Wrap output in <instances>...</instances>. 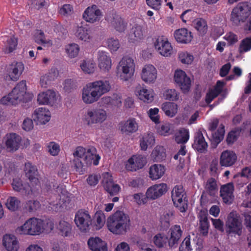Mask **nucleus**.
<instances>
[{
	"instance_id": "nucleus-37",
	"label": "nucleus",
	"mask_w": 251,
	"mask_h": 251,
	"mask_svg": "<svg viewBox=\"0 0 251 251\" xmlns=\"http://www.w3.org/2000/svg\"><path fill=\"white\" fill-rule=\"evenodd\" d=\"M155 143V137L151 132L145 133L140 140L141 149L146 151L148 147H151Z\"/></svg>"
},
{
	"instance_id": "nucleus-36",
	"label": "nucleus",
	"mask_w": 251,
	"mask_h": 251,
	"mask_svg": "<svg viewBox=\"0 0 251 251\" xmlns=\"http://www.w3.org/2000/svg\"><path fill=\"white\" fill-rule=\"evenodd\" d=\"M165 168L161 164L152 165L149 169V177L152 180L160 178L164 174Z\"/></svg>"
},
{
	"instance_id": "nucleus-45",
	"label": "nucleus",
	"mask_w": 251,
	"mask_h": 251,
	"mask_svg": "<svg viewBox=\"0 0 251 251\" xmlns=\"http://www.w3.org/2000/svg\"><path fill=\"white\" fill-rule=\"evenodd\" d=\"M168 237L162 233L156 234L153 239L154 245L159 248L163 247L167 242L168 243Z\"/></svg>"
},
{
	"instance_id": "nucleus-44",
	"label": "nucleus",
	"mask_w": 251,
	"mask_h": 251,
	"mask_svg": "<svg viewBox=\"0 0 251 251\" xmlns=\"http://www.w3.org/2000/svg\"><path fill=\"white\" fill-rule=\"evenodd\" d=\"M151 157L156 161H160L166 157V153L162 146H156L152 151Z\"/></svg>"
},
{
	"instance_id": "nucleus-15",
	"label": "nucleus",
	"mask_w": 251,
	"mask_h": 251,
	"mask_svg": "<svg viewBox=\"0 0 251 251\" xmlns=\"http://www.w3.org/2000/svg\"><path fill=\"white\" fill-rule=\"evenodd\" d=\"M25 176L28 178L32 186L28 185L31 191H33L32 187L39 185V181L38 178V170L37 167L32 165L31 163L27 162L25 163Z\"/></svg>"
},
{
	"instance_id": "nucleus-58",
	"label": "nucleus",
	"mask_w": 251,
	"mask_h": 251,
	"mask_svg": "<svg viewBox=\"0 0 251 251\" xmlns=\"http://www.w3.org/2000/svg\"><path fill=\"white\" fill-rule=\"evenodd\" d=\"M178 58L183 64H190L194 59L193 56L187 52H181L179 54Z\"/></svg>"
},
{
	"instance_id": "nucleus-21",
	"label": "nucleus",
	"mask_w": 251,
	"mask_h": 251,
	"mask_svg": "<svg viewBox=\"0 0 251 251\" xmlns=\"http://www.w3.org/2000/svg\"><path fill=\"white\" fill-rule=\"evenodd\" d=\"M100 97L96 91H94L90 85L89 86L87 85L83 88L82 98L84 103L86 104L93 103L97 101Z\"/></svg>"
},
{
	"instance_id": "nucleus-12",
	"label": "nucleus",
	"mask_w": 251,
	"mask_h": 251,
	"mask_svg": "<svg viewBox=\"0 0 251 251\" xmlns=\"http://www.w3.org/2000/svg\"><path fill=\"white\" fill-rule=\"evenodd\" d=\"M174 80L183 93L188 92L191 86V79L182 70H176L175 73Z\"/></svg>"
},
{
	"instance_id": "nucleus-51",
	"label": "nucleus",
	"mask_w": 251,
	"mask_h": 251,
	"mask_svg": "<svg viewBox=\"0 0 251 251\" xmlns=\"http://www.w3.org/2000/svg\"><path fill=\"white\" fill-rule=\"evenodd\" d=\"M20 202L17 198L11 197L7 199L5 204L8 209L14 211L18 209Z\"/></svg>"
},
{
	"instance_id": "nucleus-56",
	"label": "nucleus",
	"mask_w": 251,
	"mask_h": 251,
	"mask_svg": "<svg viewBox=\"0 0 251 251\" xmlns=\"http://www.w3.org/2000/svg\"><path fill=\"white\" fill-rule=\"evenodd\" d=\"M47 147L49 152L52 156L57 155L60 151L59 145L54 142H50Z\"/></svg>"
},
{
	"instance_id": "nucleus-62",
	"label": "nucleus",
	"mask_w": 251,
	"mask_h": 251,
	"mask_svg": "<svg viewBox=\"0 0 251 251\" xmlns=\"http://www.w3.org/2000/svg\"><path fill=\"white\" fill-rule=\"evenodd\" d=\"M133 199L139 205L145 204L147 202L148 199H149L147 197V194H146V195H145L143 193L135 194L133 195Z\"/></svg>"
},
{
	"instance_id": "nucleus-29",
	"label": "nucleus",
	"mask_w": 251,
	"mask_h": 251,
	"mask_svg": "<svg viewBox=\"0 0 251 251\" xmlns=\"http://www.w3.org/2000/svg\"><path fill=\"white\" fill-rule=\"evenodd\" d=\"M87 244L92 251H107V244L99 237H91Z\"/></svg>"
},
{
	"instance_id": "nucleus-57",
	"label": "nucleus",
	"mask_w": 251,
	"mask_h": 251,
	"mask_svg": "<svg viewBox=\"0 0 251 251\" xmlns=\"http://www.w3.org/2000/svg\"><path fill=\"white\" fill-rule=\"evenodd\" d=\"M106 44L111 51H115L120 48V43L117 39L111 38L108 39Z\"/></svg>"
},
{
	"instance_id": "nucleus-14",
	"label": "nucleus",
	"mask_w": 251,
	"mask_h": 251,
	"mask_svg": "<svg viewBox=\"0 0 251 251\" xmlns=\"http://www.w3.org/2000/svg\"><path fill=\"white\" fill-rule=\"evenodd\" d=\"M102 16V12L96 5L88 7L83 14V18L90 23H95L100 21Z\"/></svg>"
},
{
	"instance_id": "nucleus-18",
	"label": "nucleus",
	"mask_w": 251,
	"mask_h": 251,
	"mask_svg": "<svg viewBox=\"0 0 251 251\" xmlns=\"http://www.w3.org/2000/svg\"><path fill=\"white\" fill-rule=\"evenodd\" d=\"M102 183L104 189L111 196L116 195L120 190V186L114 183L112 176L108 173L104 175Z\"/></svg>"
},
{
	"instance_id": "nucleus-27",
	"label": "nucleus",
	"mask_w": 251,
	"mask_h": 251,
	"mask_svg": "<svg viewBox=\"0 0 251 251\" xmlns=\"http://www.w3.org/2000/svg\"><path fill=\"white\" fill-rule=\"evenodd\" d=\"M237 160L236 153L231 151H224L220 156V163L222 166L229 167L232 166Z\"/></svg>"
},
{
	"instance_id": "nucleus-33",
	"label": "nucleus",
	"mask_w": 251,
	"mask_h": 251,
	"mask_svg": "<svg viewBox=\"0 0 251 251\" xmlns=\"http://www.w3.org/2000/svg\"><path fill=\"white\" fill-rule=\"evenodd\" d=\"M21 141V137L15 133L7 135L6 146L10 151L17 150L20 146Z\"/></svg>"
},
{
	"instance_id": "nucleus-5",
	"label": "nucleus",
	"mask_w": 251,
	"mask_h": 251,
	"mask_svg": "<svg viewBox=\"0 0 251 251\" xmlns=\"http://www.w3.org/2000/svg\"><path fill=\"white\" fill-rule=\"evenodd\" d=\"M26 91V81L22 80L17 84L8 96L1 99L0 103L4 105H16L23 100Z\"/></svg>"
},
{
	"instance_id": "nucleus-25",
	"label": "nucleus",
	"mask_w": 251,
	"mask_h": 251,
	"mask_svg": "<svg viewBox=\"0 0 251 251\" xmlns=\"http://www.w3.org/2000/svg\"><path fill=\"white\" fill-rule=\"evenodd\" d=\"M174 37L177 42L182 44H188L193 39L192 32L185 28L176 30L174 32Z\"/></svg>"
},
{
	"instance_id": "nucleus-30",
	"label": "nucleus",
	"mask_w": 251,
	"mask_h": 251,
	"mask_svg": "<svg viewBox=\"0 0 251 251\" xmlns=\"http://www.w3.org/2000/svg\"><path fill=\"white\" fill-rule=\"evenodd\" d=\"M89 85L91 86L94 91H96L100 97L108 92L111 88L110 83L107 80L95 81L89 83Z\"/></svg>"
},
{
	"instance_id": "nucleus-50",
	"label": "nucleus",
	"mask_w": 251,
	"mask_h": 251,
	"mask_svg": "<svg viewBox=\"0 0 251 251\" xmlns=\"http://www.w3.org/2000/svg\"><path fill=\"white\" fill-rule=\"evenodd\" d=\"M79 48L77 44H71L68 45L66 48V51L71 58L76 57L79 52Z\"/></svg>"
},
{
	"instance_id": "nucleus-54",
	"label": "nucleus",
	"mask_w": 251,
	"mask_h": 251,
	"mask_svg": "<svg viewBox=\"0 0 251 251\" xmlns=\"http://www.w3.org/2000/svg\"><path fill=\"white\" fill-rule=\"evenodd\" d=\"M221 94V92L216 90V89H209L206 93L205 101L207 104L210 103L212 100L218 97Z\"/></svg>"
},
{
	"instance_id": "nucleus-39",
	"label": "nucleus",
	"mask_w": 251,
	"mask_h": 251,
	"mask_svg": "<svg viewBox=\"0 0 251 251\" xmlns=\"http://www.w3.org/2000/svg\"><path fill=\"white\" fill-rule=\"evenodd\" d=\"M111 23L114 28L120 32H124L127 27V23L117 14H114Z\"/></svg>"
},
{
	"instance_id": "nucleus-46",
	"label": "nucleus",
	"mask_w": 251,
	"mask_h": 251,
	"mask_svg": "<svg viewBox=\"0 0 251 251\" xmlns=\"http://www.w3.org/2000/svg\"><path fill=\"white\" fill-rule=\"evenodd\" d=\"M189 138L188 130L183 128L179 130L178 135L176 137V141L178 144H184L188 141Z\"/></svg>"
},
{
	"instance_id": "nucleus-61",
	"label": "nucleus",
	"mask_w": 251,
	"mask_h": 251,
	"mask_svg": "<svg viewBox=\"0 0 251 251\" xmlns=\"http://www.w3.org/2000/svg\"><path fill=\"white\" fill-rule=\"evenodd\" d=\"M163 0H146L147 4L151 8L158 10L161 8ZM166 2L167 0H165Z\"/></svg>"
},
{
	"instance_id": "nucleus-31",
	"label": "nucleus",
	"mask_w": 251,
	"mask_h": 251,
	"mask_svg": "<svg viewBox=\"0 0 251 251\" xmlns=\"http://www.w3.org/2000/svg\"><path fill=\"white\" fill-rule=\"evenodd\" d=\"M234 185L232 183H228L222 186L220 190V195L226 203H231L233 199V192Z\"/></svg>"
},
{
	"instance_id": "nucleus-64",
	"label": "nucleus",
	"mask_w": 251,
	"mask_h": 251,
	"mask_svg": "<svg viewBox=\"0 0 251 251\" xmlns=\"http://www.w3.org/2000/svg\"><path fill=\"white\" fill-rule=\"evenodd\" d=\"M40 206V202L37 201H29L26 204L25 207L29 212L36 210Z\"/></svg>"
},
{
	"instance_id": "nucleus-17",
	"label": "nucleus",
	"mask_w": 251,
	"mask_h": 251,
	"mask_svg": "<svg viewBox=\"0 0 251 251\" xmlns=\"http://www.w3.org/2000/svg\"><path fill=\"white\" fill-rule=\"evenodd\" d=\"M32 117L37 125H45L50 120V113L46 108L39 107L34 110Z\"/></svg>"
},
{
	"instance_id": "nucleus-42",
	"label": "nucleus",
	"mask_w": 251,
	"mask_h": 251,
	"mask_svg": "<svg viewBox=\"0 0 251 251\" xmlns=\"http://www.w3.org/2000/svg\"><path fill=\"white\" fill-rule=\"evenodd\" d=\"M195 29L201 35H204L207 31V25L206 21L202 18H197L193 21Z\"/></svg>"
},
{
	"instance_id": "nucleus-41",
	"label": "nucleus",
	"mask_w": 251,
	"mask_h": 251,
	"mask_svg": "<svg viewBox=\"0 0 251 251\" xmlns=\"http://www.w3.org/2000/svg\"><path fill=\"white\" fill-rule=\"evenodd\" d=\"M57 228L59 231V234L63 237L70 236L71 234L72 225L66 221H60Z\"/></svg>"
},
{
	"instance_id": "nucleus-48",
	"label": "nucleus",
	"mask_w": 251,
	"mask_h": 251,
	"mask_svg": "<svg viewBox=\"0 0 251 251\" xmlns=\"http://www.w3.org/2000/svg\"><path fill=\"white\" fill-rule=\"evenodd\" d=\"M179 93L175 89H167L163 93L165 99L170 101H176L178 100Z\"/></svg>"
},
{
	"instance_id": "nucleus-1",
	"label": "nucleus",
	"mask_w": 251,
	"mask_h": 251,
	"mask_svg": "<svg viewBox=\"0 0 251 251\" xmlns=\"http://www.w3.org/2000/svg\"><path fill=\"white\" fill-rule=\"evenodd\" d=\"M95 148L92 147L86 150L82 147H77L74 152V159L73 164L75 171L82 174L85 169L92 163L97 166L99 164L100 157L96 153Z\"/></svg>"
},
{
	"instance_id": "nucleus-38",
	"label": "nucleus",
	"mask_w": 251,
	"mask_h": 251,
	"mask_svg": "<svg viewBox=\"0 0 251 251\" xmlns=\"http://www.w3.org/2000/svg\"><path fill=\"white\" fill-rule=\"evenodd\" d=\"M137 95L139 99L147 103H151L153 100L154 93L151 89L143 87L137 92Z\"/></svg>"
},
{
	"instance_id": "nucleus-22",
	"label": "nucleus",
	"mask_w": 251,
	"mask_h": 251,
	"mask_svg": "<svg viewBox=\"0 0 251 251\" xmlns=\"http://www.w3.org/2000/svg\"><path fill=\"white\" fill-rule=\"evenodd\" d=\"M55 92L51 90L40 93L38 96L37 101L39 104L53 105L56 101Z\"/></svg>"
},
{
	"instance_id": "nucleus-28",
	"label": "nucleus",
	"mask_w": 251,
	"mask_h": 251,
	"mask_svg": "<svg viewBox=\"0 0 251 251\" xmlns=\"http://www.w3.org/2000/svg\"><path fill=\"white\" fill-rule=\"evenodd\" d=\"M75 35L79 39L85 42H89L93 38L91 29L86 25H83L82 23L78 25Z\"/></svg>"
},
{
	"instance_id": "nucleus-43",
	"label": "nucleus",
	"mask_w": 251,
	"mask_h": 251,
	"mask_svg": "<svg viewBox=\"0 0 251 251\" xmlns=\"http://www.w3.org/2000/svg\"><path fill=\"white\" fill-rule=\"evenodd\" d=\"M18 45V38L14 36H11L8 38L4 47L3 51L5 53H10L15 50Z\"/></svg>"
},
{
	"instance_id": "nucleus-20",
	"label": "nucleus",
	"mask_w": 251,
	"mask_h": 251,
	"mask_svg": "<svg viewBox=\"0 0 251 251\" xmlns=\"http://www.w3.org/2000/svg\"><path fill=\"white\" fill-rule=\"evenodd\" d=\"M205 188L206 192H203L201 197V203L208 201L206 194L210 196H214L217 193L218 188L215 179L213 177L209 178L206 182Z\"/></svg>"
},
{
	"instance_id": "nucleus-24",
	"label": "nucleus",
	"mask_w": 251,
	"mask_h": 251,
	"mask_svg": "<svg viewBox=\"0 0 251 251\" xmlns=\"http://www.w3.org/2000/svg\"><path fill=\"white\" fill-rule=\"evenodd\" d=\"M193 148L201 153H204L207 151L208 144L205 141L201 131L197 132L194 136Z\"/></svg>"
},
{
	"instance_id": "nucleus-9",
	"label": "nucleus",
	"mask_w": 251,
	"mask_h": 251,
	"mask_svg": "<svg viewBox=\"0 0 251 251\" xmlns=\"http://www.w3.org/2000/svg\"><path fill=\"white\" fill-rule=\"evenodd\" d=\"M119 72H122L124 76L122 79L128 80L133 75L135 71V64L132 58L123 57L117 67Z\"/></svg>"
},
{
	"instance_id": "nucleus-59",
	"label": "nucleus",
	"mask_w": 251,
	"mask_h": 251,
	"mask_svg": "<svg viewBox=\"0 0 251 251\" xmlns=\"http://www.w3.org/2000/svg\"><path fill=\"white\" fill-rule=\"evenodd\" d=\"M73 7L69 4H64L59 10V14L65 16H70L73 13Z\"/></svg>"
},
{
	"instance_id": "nucleus-35",
	"label": "nucleus",
	"mask_w": 251,
	"mask_h": 251,
	"mask_svg": "<svg viewBox=\"0 0 251 251\" xmlns=\"http://www.w3.org/2000/svg\"><path fill=\"white\" fill-rule=\"evenodd\" d=\"M3 245L7 251H17L19 248L18 242L15 236L5 235L3 238Z\"/></svg>"
},
{
	"instance_id": "nucleus-4",
	"label": "nucleus",
	"mask_w": 251,
	"mask_h": 251,
	"mask_svg": "<svg viewBox=\"0 0 251 251\" xmlns=\"http://www.w3.org/2000/svg\"><path fill=\"white\" fill-rule=\"evenodd\" d=\"M251 14V3L248 2H239L232 9L230 21L235 25L244 23Z\"/></svg>"
},
{
	"instance_id": "nucleus-23",
	"label": "nucleus",
	"mask_w": 251,
	"mask_h": 251,
	"mask_svg": "<svg viewBox=\"0 0 251 251\" xmlns=\"http://www.w3.org/2000/svg\"><path fill=\"white\" fill-rule=\"evenodd\" d=\"M24 69V64L22 62L12 63L7 68V72L10 79L17 81Z\"/></svg>"
},
{
	"instance_id": "nucleus-53",
	"label": "nucleus",
	"mask_w": 251,
	"mask_h": 251,
	"mask_svg": "<svg viewBox=\"0 0 251 251\" xmlns=\"http://www.w3.org/2000/svg\"><path fill=\"white\" fill-rule=\"evenodd\" d=\"M251 50V36L242 40L239 50L240 53L247 52Z\"/></svg>"
},
{
	"instance_id": "nucleus-6",
	"label": "nucleus",
	"mask_w": 251,
	"mask_h": 251,
	"mask_svg": "<svg viewBox=\"0 0 251 251\" xmlns=\"http://www.w3.org/2000/svg\"><path fill=\"white\" fill-rule=\"evenodd\" d=\"M243 225L240 216L230 212L225 223V233L228 237L240 236L242 234Z\"/></svg>"
},
{
	"instance_id": "nucleus-8",
	"label": "nucleus",
	"mask_w": 251,
	"mask_h": 251,
	"mask_svg": "<svg viewBox=\"0 0 251 251\" xmlns=\"http://www.w3.org/2000/svg\"><path fill=\"white\" fill-rule=\"evenodd\" d=\"M172 199L174 205L181 212H185L187 209V200L186 193L181 185H176L172 191Z\"/></svg>"
},
{
	"instance_id": "nucleus-16",
	"label": "nucleus",
	"mask_w": 251,
	"mask_h": 251,
	"mask_svg": "<svg viewBox=\"0 0 251 251\" xmlns=\"http://www.w3.org/2000/svg\"><path fill=\"white\" fill-rule=\"evenodd\" d=\"M167 188L164 183L153 185L147 189V197L150 200L157 199L166 193Z\"/></svg>"
},
{
	"instance_id": "nucleus-19",
	"label": "nucleus",
	"mask_w": 251,
	"mask_h": 251,
	"mask_svg": "<svg viewBox=\"0 0 251 251\" xmlns=\"http://www.w3.org/2000/svg\"><path fill=\"white\" fill-rule=\"evenodd\" d=\"M182 232L181 227L179 225H174L171 227L169 231L170 236L168 239V245L170 248H176L177 246Z\"/></svg>"
},
{
	"instance_id": "nucleus-55",
	"label": "nucleus",
	"mask_w": 251,
	"mask_h": 251,
	"mask_svg": "<svg viewBox=\"0 0 251 251\" xmlns=\"http://www.w3.org/2000/svg\"><path fill=\"white\" fill-rule=\"evenodd\" d=\"M13 189L17 192H20L22 190H25V191L28 190L26 189L24 184L22 183V181L20 178H15L13 179L12 183L11 184Z\"/></svg>"
},
{
	"instance_id": "nucleus-60",
	"label": "nucleus",
	"mask_w": 251,
	"mask_h": 251,
	"mask_svg": "<svg viewBox=\"0 0 251 251\" xmlns=\"http://www.w3.org/2000/svg\"><path fill=\"white\" fill-rule=\"evenodd\" d=\"M179 251H192L190 237H186L180 244Z\"/></svg>"
},
{
	"instance_id": "nucleus-26",
	"label": "nucleus",
	"mask_w": 251,
	"mask_h": 251,
	"mask_svg": "<svg viewBox=\"0 0 251 251\" xmlns=\"http://www.w3.org/2000/svg\"><path fill=\"white\" fill-rule=\"evenodd\" d=\"M141 77L147 83L154 82L157 77L156 69L152 65H146L143 69Z\"/></svg>"
},
{
	"instance_id": "nucleus-7",
	"label": "nucleus",
	"mask_w": 251,
	"mask_h": 251,
	"mask_svg": "<svg viewBox=\"0 0 251 251\" xmlns=\"http://www.w3.org/2000/svg\"><path fill=\"white\" fill-rule=\"evenodd\" d=\"M107 118L105 110L99 108L88 109L83 117L84 122L89 126L102 124Z\"/></svg>"
},
{
	"instance_id": "nucleus-47",
	"label": "nucleus",
	"mask_w": 251,
	"mask_h": 251,
	"mask_svg": "<svg viewBox=\"0 0 251 251\" xmlns=\"http://www.w3.org/2000/svg\"><path fill=\"white\" fill-rule=\"evenodd\" d=\"M225 133V126L221 124L217 131L212 134L213 141L216 144H219L223 140Z\"/></svg>"
},
{
	"instance_id": "nucleus-63",
	"label": "nucleus",
	"mask_w": 251,
	"mask_h": 251,
	"mask_svg": "<svg viewBox=\"0 0 251 251\" xmlns=\"http://www.w3.org/2000/svg\"><path fill=\"white\" fill-rule=\"evenodd\" d=\"M211 222L214 227L221 232H224L225 227H224V222L220 219L211 218Z\"/></svg>"
},
{
	"instance_id": "nucleus-34",
	"label": "nucleus",
	"mask_w": 251,
	"mask_h": 251,
	"mask_svg": "<svg viewBox=\"0 0 251 251\" xmlns=\"http://www.w3.org/2000/svg\"><path fill=\"white\" fill-rule=\"evenodd\" d=\"M138 124L135 119H130L120 124L121 131L127 134L136 132L138 130Z\"/></svg>"
},
{
	"instance_id": "nucleus-52",
	"label": "nucleus",
	"mask_w": 251,
	"mask_h": 251,
	"mask_svg": "<svg viewBox=\"0 0 251 251\" xmlns=\"http://www.w3.org/2000/svg\"><path fill=\"white\" fill-rule=\"evenodd\" d=\"M95 67V63L91 61L84 60L80 65V67L83 71L89 74L94 73Z\"/></svg>"
},
{
	"instance_id": "nucleus-10",
	"label": "nucleus",
	"mask_w": 251,
	"mask_h": 251,
	"mask_svg": "<svg viewBox=\"0 0 251 251\" xmlns=\"http://www.w3.org/2000/svg\"><path fill=\"white\" fill-rule=\"evenodd\" d=\"M75 222L81 231L86 232L90 229L92 218L88 211L80 209L75 213Z\"/></svg>"
},
{
	"instance_id": "nucleus-49",
	"label": "nucleus",
	"mask_w": 251,
	"mask_h": 251,
	"mask_svg": "<svg viewBox=\"0 0 251 251\" xmlns=\"http://www.w3.org/2000/svg\"><path fill=\"white\" fill-rule=\"evenodd\" d=\"M95 219L96 222V229H100L104 226L105 222V216L103 212L101 211H97L95 214Z\"/></svg>"
},
{
	"instance_id": "nucleus-11",
	"label": "nucleus",
	"mask_w": 251,
	"mask_h": 251,
	"mask_svg": "<svg viewBox=\"0 0 251 251\" xmlns=\"http://www.w3.org/2000/svg\"><path fill=\"white\" fill-rule=\"evenodd\" d=\"M155 49L162 56H170L173 52V48L167 38L164 36H159L154 42Z\"/></svg>"
},
{
	"instance_id": "nucleus-3",
	"label": "nucleus",
	"mask_w": 251,
	"mask_h": 251,
	"mask_svg": "<svg viewBox=\"0 0 251 251\" xmlns=\"http://www.w3.org/2000/svg\"><path fill=\"white\" fill-rule=\"evenodd\" d=\"M44 221L40 219L31 218L27 220L25 223L18 227L16 232L19 234L39 235L43 232Z\"/></svg>"
},
{
	"instance_id": "nucleus-2",
	"label": "nucleus",
	"mask_w": 251,
	"mask_h": 251,
	"mask_svg": "<svg viewBox=\"0 0 251 251\" xmlns=\"http://www.w3.org/2000/svg\"><path fill=\"white\" fill-rule=\"evenodd\" d=\"M106 225L111 232L116 235H122L129 228L130 219L124 212L118 211L108 217Z\"/></svg>"
},
{
	"instance_id": "nucleus-40",
	"label": "nucleus",
	"mask_w": 251,
	"mask_h": 251,
	"mask_svg": "<svg viewBox=\"0 0 251 251\" xmlns=\"http://www.w3.org/2000/svg\"><path fill=\"white\" fill-rule=\"evenodd\" d=\"M177 105L171 102H166L162 104V109L165 114L170 117H173L177 113Z\"/></svg>"
},
{
	"instance_id": "nucleus-32",
	"label": "nucleus",
	"mask_w": 251,
	"mask_h": 251,
	"mask_svg": "<svg viewBox=\"0 0 251 251\" xmlns=\"http://www.w3.org/2000/svg\"><path fill=\"white\" fill-rule=\"evenodd\" d=\"M99 66L100 70L106 72L111 68V60L108 53L104 51L98 52Z\"/></svg>"
},
{
	"instance_id": "nucleus-13",
	"label": "nucleus",
	"mask_w": 251,
	"mask_h": 251,
	"mask_svg": "<svg viewBox=\"0 0 251 251\" xmlns=\"http://www.w3.org/2000/svg\"><path fill=\"white\" fill-rule=\"evenodd\" d=\"M145 29L143 25L134 24L131 27L128 34V42L136 44L141 42L145 37Z\"/></svg>"
}]
</instances>
